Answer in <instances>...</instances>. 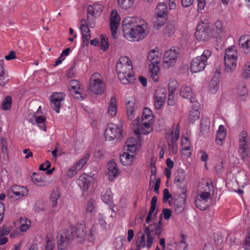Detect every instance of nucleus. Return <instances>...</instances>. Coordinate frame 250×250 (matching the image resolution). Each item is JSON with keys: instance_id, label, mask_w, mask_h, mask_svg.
Returning a JSON list of instances; mask_svg holds the SVG:
<instances>
[{"instance_id": "nucleus-47", "label": "nucleus", "mask_w": 250, "mask_h": 250, "mask_svg": "<svg viewBox=\"0 0 250 250\" xmlns=\"http://www.w3.org/2000/svg\"><path fill=\"white\" fill-rule=\"evenodd\" d=\"M118 4L123 9H128L133 6L134 0H117Z\"/></svg>"}, {"instance_id": "nucleus-58", "label": "nucleus", "mask_w": 250, "mask_h": 250, "mask_svg": "<svg viewBox=\"0 0 250 250\" xmlns=\"http://www.w3.org/2000/svg\"><path fill=\"white\" fill-rule=\"evenodd\" d=\"M175 31V25L172 23L167 24L164 29V33L168 35H170L174 33Z\"/></svg>"}, {"instance_id": "nucleus-52", "label": "nucleus", "mask_w": 250, "mask_h": 250, "mask_svg": "<svg viewBox=\"0 0 250 250\" xmlns=\"http://www.w3.org/2000/svg\"><path fill=\"white\" fill-rule=\"evenodd\" d=\"M31 179L33 183L36 185L38 186H44V181L40 175L34 173Z\"/></svg>"}, {"instance_id": "nucleus-38", "label": "nucleus", "mask_w": 250, "mask_h": 250, "mask_svg": "<svg viewBox=\"0 0 250 250\" xmlns=\"http://www.w3.org/2000/svg\"><path fill=\"white\" fill-rule=\"evenodd\" d=\"M107 112L109 116L114 117L117 113V101L115 97L111 98L108 106Z\"/></svg>"}, {"instance_id": "nucleus-11", "label": "nucleus", "mask_w": 250, "mask_h": 250, "mask_svg": "<svg viewBox=\"0 0 250 250\" xmlns=\"http://www.w3.org/2000/svg\"><path fill=\"white\" fill-rule=\"evenodd\" d=\"M140 123L139 118H136L133 122L134 128V133L139 135L140 134L147 135L153 130L152 124L150 123L142 122Z\"/></svg>"}, {"instance_id": "nucleus-45", "label": "nucleus", "mask_w": 250, "mask_h": 250, "mask_svg": "<svg viewBox=\"0 0 250 250\" xmlns=\"http://www.w3.org/2000/svg\"><path fill=\"white\" fill-rule=\"evenodd\" d=\"M156 21L154 22V26L156 29L161 28L167 21V16H156Z\"/></svg>"}, {"instance_id": "nucleus-8", "label": "nucleus", "mask_w": 250, "mask_h": 250, "mask_svg": "<svg viewBox=\"0 0 250 250\" xmlns=\"http://www.w3.org/2000/svg\"><path fill=\"white\" fill-rule=\"evenodd\" d=\"M73 237L72 232L67 229L59 231L57 235V242L58 249L64 250L70 245Z\"/></svg>"}, {"instance_id": "nucleus-53", "label": "nucleus", "mask_w": 250, "mask_h": 250, "mask_svg": "<svg viewBox=\"0 0 250 250\" xmlns=\"http://www.w3.org/2000/svg\"><path fill=\"white\" fill-rule=\"evenodd\" d=\"M12 104V99L10 96H7L2 102L1 108L2 110H9Z\"/></svg>"}, {"instance_id": "nucleus-18", "label": "nucleus", "mask_w": 250, "mask_h": 250, "mask_svg": "<svg viewBox=\"0 0 250 250\" xmlns=\"http://www.w3.org/2000/svg\"><path fill=\"white\" fill-rule=\"evenodd\" d=\"M140 141L136 140L133 137L129 138L125 142L124 147V151L136 154L137 150L140 148Z\"/></svg>"}, {"instance_id": "nucleus-60", "label": "nucleus", "mask_w": 250, "mask_h": 250, "mask_svg": "<svg viewBox=\"0 0 250 250\" xmlns=\"http://www.w3.org/2000/svg\"><path fill=\"white\" fill-rule=\"evenodd\" d=\"M54 247V241L53 239H50V238L48 236H47L45 250H53Z\"/></svg>"}, {"instance_id": "nucleus-34", "label": "nucleus", "mask_w": 250, "mask_h": 250, "mask_svg": "<svg viewBox=\"0 0 250 250\" xmlns=\"http://www.w3.org/2000/svg\"><path fill=\"white\" fill-rule=\"evenodd\" d=\"M212 33L213 37H216L225 32L223 22L221 21H217L212 26Z\"/></svg>"}, {"instance_id": "nucleus-27", "label": "nucleus", "mask_w": 250, "mask_h": 250, "mask_svg": "<svg viewBox=\"0 0 250 250\" xmlns=\"http://www.w3.org/2000/svg\"><path fill=\"white\" fill-rule=\"evenodd\" d=\"M220 78V71L216 70L208 86V92L210 94H215L218 91L219 87Z\"/></svg>"}, {"instance_id": "nucleus-3", "label": "nucleus", "mask_w": 250, "mask_h": 250, "mask_svg": "<svg viewBox=\"0 0 250 250\" xmlns=\"http://www.w3.org/2000/svg\"><path fill=\"white\" fill-rule=\"evenodd\" d=\"M116 71L119 80L124 84H127L133 77V67L129 58L122 56L117 61Z\"/></svg>"}, {"instance_id": "nucleus-51", "label": "nucleus", "mask_w": 250, "mask_h": 250, "mask_svg": "<svg viewBox=\"0 0 250 250\" xmlns=\"http://www.w3.org/2000/svg\"><path fill=\"white\" fill-rule=\"evenodd\" d=\"M35 120L36 124L40 129L43 131L46 130V126L45 125V118L42 116H35Z\"/></svg>"}, {"instance_id": "nucleus-37", "label": "nucleus", "mask_w": 250, "mask_h": 250, "mask_svg": "<svg viewBox=\"0 0 250 250\" xmlns=\"http://www.w3.org/2000/svg\"><path fill=\"white\" fill-rule=\"evenodd\" d=\"M153 119L154 116L152 110L148 107L144 108L142 114V122L150 123L152 124Z\"/></svg>"}, {"instance_id": "nucleus-55", "label": "nucleus", "mask_w": 250, "mask_h": 250, "mask_svg": "<svg viewBox=\"0 0 250 250\" xmlns=\"http://www.w3.org/2000/svg\"><path fill=\"white\" fill-rule=\"evenodd\" d=\"M201 131L207 132L209 129V121L208 119H202L201 122Z\"/></svg>"}, {"instance_id": "nucleus-29", "label": "nucleus", "mask_w": 250, "mask_h": 250, "mask_svg": "<svg viewBox=\"0 0 250 250\" xmlns=\"http://www.w3.org/2000/svg\"><path fill=\"white\" fill-rule=\"evenodd\" d=\"M192 104L193 105L189 108L188 114V120L192 123L198 120L200 117L199 104L197 102Z\"/></svg>"}, {"instance_id": "nucleus-17", "label": "nucleus", "mask_w": 250, "mask_h": 250, "mask_svg": "<svg viewBox=\"0 0 250 250\" xmlns=\"http://www.w3.org/2000/svg\"><path fill=\"white\" fill-rule=\"evenodd\" d=\"M120 174V170L115 161L112 160L107 165V168L105 171V175L108 179L113 181L115 178Z\"/></svg>"}, {"instance_id": "nucleus-61", "label": "nucleus", "mask_w": 250, "mask_h": 250, "mask_svg": "<svg viewBox=\"0 0 250 250\" xmlns=\"http://www.w3.org/2000/svg\"><path fill=\"white\" fill-rule=\"evenodd\" d=\"M178 139V138L175 137L173 133L168 134L167 136V140L169 146L172 145V144L175 143Z\"/></svg>"}, {"instance_id": "nucleus-20", "label": "nucleus", "mask_w": 250, "mask_h": 250, "mask_svg": "<svg viewBox=\"0 0 250 250\" xmlns=\"http://www.w3.org/2000/svg\"><path fill=\"white\" fill-rule=\"evenodd\" d=\"M178 57V53L175 49H170L165 52L164 63L165 67H169L175 63Z\"/></svg>"}, {"instance_id": "nucleus-35", "label": "nucleus", "mask_w": 250, "mask_h": 250, "mask_svg": "<svg viewBox=\"0 0 250 250\" xmlns=\"http://www.w3.org/2000/svg\"><path fill=\"white\" fill-rule=\"evenodd\" d=\"M226 130L223 125H220L217 132L216 143L218 145H222L226 136Z\"/></svg>"}, {"instance_id": "nucleus-22", "label": "nucleus", "mask_w": 250, "mask_h": 250, "mask_svg": "<svg viewBox=\"0 0 250 250\" xmlns=\"http://www.w3.org/2000/svg\"><path fill=\"white\" fill-rule=\"evenodd\" d=\"M187 174L185 171L179 169L177 171L176 175L174 179V183L179 188L182 189L184 192H186L185 187L187 182L186 180Z\"/></svg>"}, {"instance_id": "nucleus-14", "label": "nucleus", "mask_w": 250, "mask_h": 250, "mask_svg": "<svg viewBox=\"0 0 250 250\" xmlns=\"http://www.w3.org/2000/svg\"><path fill=\"white\" fill-rule=\"evenodd\" d=\"M94 181V179L93 176L84 173L77 179V183L83 191H87Z\"/></svg>"}, {"instance_id": "nucleus-19", "label": "nucleus", "mask_w": 250, "mask_h": 250, "mask_svg": "<svg viewBox=\"0 0 250 250\" xmlns=\"http://www.w3.org/2000/svg\"><path fill=\"white\" fill-rule=\"evenodd\" d=\"M64 97L65 95L62 92H54L51 96V106L57 113L60 112L61 102Z\"/></svg>"}, {"instance_id": "nucleus-46", "label": "nucleus", "mask_w": 250, "mask_h": 250, "mask_svg": "<svg viewBox=\"0 0 250 250\" xmlns=\"http://www.w3.org/2000/svg\"><path fill=\"white\" fill-rule=\"evenodd\" d=\"M167 95V89L163 87L158 86L155 90L154 98H162L166 99Z\"/></svg>"}, {"instance_id": "nucleus-25", "label": "nucleus", "mask_w": 250, "mask_h": 250, "mask_svg": "<svg viewBox=\"0 0 250 250\" xmlns=\"http://www.w3.org/2000/svg\"><path fill=\"white\" fill-rule=\"evenodd\" d=\"M69 90L71 94L76 99L83 100L84 96L81 92L80 83L76 80H73L70 83Z\"/></svg>"}, {"instance_id": "nucleus-32", "label": "nucleus", "mask_w": 250, "mask_h": 250, "mask_svg": "<svg viewBox=\"0 0 250 250\" xmlns=\"http://www.w3.org/2000/svg\"><path fill=\"white\" fill-rule=\"evenodd\" d=\"M126 109L128 119L129 120H133L135 115V103L133 99L126 103Z\"/></svg>"}, {"instance_id": "nucleus-39", "label": "nucleus", "mask_w": 250, "mask_h": 250, "mask_svg": "<svg viewBox=\"0 0 250 250\" xmlns=\"http://www.w3.org/2000/svg\"><path fill=\"white\" fill-rule=\"evenodd\" d=\"M10 231V227H2L0 229V245H2L7 242L8 238L5 236L9 234Z\"/></svg>"}, {"instance_id": "nucleus-57", "label": "nucleus", "mask_w": 250, "mask_h": 250, "mask_svg": "<svg viewBox=\"0 0 250 250\" xmlns=\"http://www.w3.org/2000/svg\"><path fill=\"white\" fill-rule=\"evenodd\" d=\"M51 200L52 203L53 208H55L57 206L58 203V200L60 198V194L58 191H53L51 195Z\"/></svg>"}, {"instance_id": "nucleus-42", "label": "nucleus", "mask_w": 250, "mask_h": 250, "mask_svg": "<svg viewBox=\"0 0 250 250\" xmlns=\"http://www.w3.org/2000/svg\"><path fill=\"white\" fill-rule=\"evenodd\" d=\"M89 159V154L86 153L79 161L76 162L74 165L76 167L77 170H81L86 165Z\"/></svg>"}, {"instance_id": "nucleus-56", "label": "nucleus", "mask_w": 250, "mask_h": 250, "mask_svg": "<svg viewBox=\"0 0 250 250\" xmlns=\"http://www.w3.org/2000/svg\"><path fill=\"white\" fill-rule=\"evenodd\" d=\"M96 218L98 221L100 226L104 229H105L106 226V222L105 221V217L104 214L98 212L97 215L95 216Z\"/></svg>"}, {"instance_id": "nucleus-9", "label": "nucleus", "mask_w": 250, "mask_h": 250, "mask_svg": "<svg viewBox=\"0 0 250 250\" xmlns=\"http://www.w3.org/2000/svg\"><path fill=\"white\" fill-rule=\"evenodd\" d=\"M122 126L113 123L108 124L105 131V138L106 141L120 139L123 137Z\"/></svg>"}, {"instance_id": "nucleus-50", "label": "nucleus", "mask_w": 250, "mask_h": 250, "mask_svg": "<svg viewBox=\"0 0 250 250\" xmlns=\"http://www.w3.org/2000/svg\"><path fill=\"white\" fill-rule=\"evenodd\" d=\"M181 143L183 154H184V151H188L190 149L191 146L188 137L183 136L181 139Z\"/></svg>"}, {"instance_id": "nucleus-16", "label": "nucleus", "mask_w": 250, "mask_h": 250, "mask_svg": "<svg viewBox=\"0 0 250 250\" xmlns=\"http://www.w3.org/2000/svg\"><path fill=\"white\" fill-rule=\"evenodd\" d=\"M120 21V17L116 9L112 10L110 17V30L112 36L116 38L117 29Z\"/></svg>"}, {"instance_id": "nucleus-10", "label": "nucleus", "mask_w": 250, "mask_h": 250, "mask_svg": "<svg viewBox=\"0 0 250 250\" xmlns=\"http://www.w3.org/2000/svg\"><path fill=\"white\" fill-rule=\"evenodd\" d=\"M103 8V5L99 3H94L88 6L87 21L90 26L93 27L96 17L100 15Z\"/></svg>"}, {"instance_id": "nucleus-36", "label": "nucleus", "mask_w": 250, "mask_h": 250, "mask_svg": "<svg viewBox=\"0 0 250 250\" xmlns=\"http://www.w3.org/2000/svg\"><path fill=\"white\" fill-rule=\"evenodd\" d=\"M159 73L160 68L158 65H149V75L153 82L159 81Z\"/></svg>"}, {"instance_id": "nucleus-4", "label": "nucleus", "mask_w": 250, "mask_h": 250, "mask_svg": "<svg viewBox=\"0 0 250 250\" xmlns=\"http://www.w3.org/2000/svg\"><path fill=\"white\" fill-rule=\"evenodd\" d=\"M200 187L203 191H199L195 199V203L197 208L201 210H205L208 207V201L210 198L211 194L214 191L212 181L209 178L206 179Z\"/></svg>"}, {"instance_id": "nucleus-13", "label": "nucleus", "mask_w": 250, "mask_h": 250, "mask_svg": "<svg viewBox=\"0 0 250 250\" xmlns=\"http://www.w3.org/2000/svg\"><path fill=\"white\" fill-rule=\"evenodd\" d=\"M195 37L199 41L205 42L213 36L209 28L203 25H199L195 33Z\"/></svg>"}, {"instance_id": "nucleus-41", "label": "nucleus", "mask_w": 250, "mask_h": 250, "mask_svg": "<svg viewBox=\"0 0 250 250\" xmlns=\"http://www.w3.org/2000/svg\"><path fill=\"white\" fill-rule=\"evenodd\" d=\"M19 222L20 229L21 232L26 231L31 226L30 221L25 217H21Z\"/></svg>"}, {"instance_id": "nucleus-15", "label": "nucleus", "mask_w": 250, "mask_h": 250, "mask_svg": "<svg viewBox=\"0 0 250 250\" xmlns=\"http://www.w3.org/2000/svg\"><path fill=\"white\" fill-rule=\"evenodd\" d=\"M28 193V190L26 187L14 185L8 190V195L11 198L18 199L27 195Z\"/></svg>"}, {"instance_id": "nucleus-59", "label": "nucleus", "mask_w": 250, "mask_h": 250, "mask_svg": "<svg viewBox=\"0 0 250 250\" xmlns=\"http://www.w3.org/2000/svg\"><path fill=\"white\" fill-rule=\"evenodd\" d=\"M151 168V176L150 180V185L152 184V181H155L156 179V168L155 166V164L152 161L150 164Z\"/></svg>"}, {"instance_id": "nucleus-26", "label": "nucleus", "mask_w": 250, "mask_h": 250, "mask_svg": "<svg viewBox=\"0 0 250 250\" xmlns=\"http://www.w3.org/2000/svg\"><path fill=\"white\" fill-rule=\"evenodd\" d=\"M80 30L82 35L83 44V46H87L88 44L89 41L91 38L90 30L86 24L85 20L81 21V25L80 26Z\"/></svg>"}, {"instance_id": "nucleus-43", "label": "nucleus", "mask_w": 250, "mask_h": 250, "mask_svg": "<svg viewBox=\"0 0 250 250\" xmlns=\"http://www.w3.org/2000/svg\"><path fill=\"white\" fill-rule=\"evenodd\" d=\"M248 89L246 85H240L238 87L237 94L240 100H245L248 93Z\"/></svg>"}, {"instance_id": "nucleus-62", "label": "nucleus", "mask_w": 250, "mask_h": 250, "mask_svg": "<svg viewBox=\"0 0 250 250\" xmlns=\"http://www.w3.org/2000/svg\"><path fill=\"white\" fill-rule=\"evenodd\" d=\"M8 74L7 72L0 73V84L1 85H5L8 82Z\"/></svg>"}, {"instance_id": "nucleus-23", "label": "nucleus", "mask_w": 250, "mask_h": 250, "mask_svg": "<svg viewBox=\"0 0 250 250\" xmlns=\"http://www.w3.org/2000/svg\"><path fill=\"white\" fill-rule=\"evenodd\" d=\"M74 236L78 243H83L87 238V231L84 225H80L76 227L74 231Z\"/></svg>"}, {"instance_id": "nucleus-63", "label": "nucleus", "mask_w": 250, "mask_h": 250, "mask_svg": "<svg viewBox=\"0 0 250 250\" xmlns=\"http://www.w3.org/2000/svg\"><path fill=\"white\" fill-rule=\"evenodd\" d=\"M243 76L245 78L250 77V62H248L245 64V67L243 72Z\"/></svg>"}, {"instance_id": "nucleus-28", "label": "nucleus", "mask_w": 250, "mask_h": 250, "mask_svg": "<svg viewBox=\"0 0 250 250\" xmlns=\"http://www.w3.org/2000/svg\"><path fill=\"white\" fill-rule=\"evenodd\" d=\"M136 154L125 151L120 155V160L121 164L125 166H131L136 158Z\"/></svg>"}, {"instance_id": "nucleus-2", "label": "nucleus", "mask_w": 250, "mask_h": 250, "mask_svg": "<svg viewBox=\"0 0 250 250\" xmlns=\"http://www.w3.org/2000/svg\"><path fill=\"white\" fill-rule=\"evenodd\" d=\"M161 220L162 218L161 217L157 223H154L145 228V232L146 236V240H145V234H141V236L138 237L136 243V250H141L145 248L149 250L151 248L154 242V238L152 236L151 233H154L158 237L162 236L163 229Z\"/></svg>"}, {"instance_id": "nucleus-54", "label": "nucleus", "mask_w": 250, "mask_h": 250, "mask_svg": "<svg viewBox=\"0 0 250 250\" xmlns=\"http://www.w3.org/2000/svg\"><path fill=\"white\" fill-rule=\"evenodd\" d=\"M166 99L162 98H154V106L156 109H160L164 104Z\"/></svg>"}, {"instance_id": "nucleus-44", "label": "nucleus", "mask_w": 250, "mask_h": 250, "mask_svg": "<svg viewBox=\"0 0 250 250\" xmlns=\"http://www.w3.org/2000/svg\"><path fill=\"white\" fill-rule=\"evenodd\" d=\"M108 39L106 35L102 34L100 36V46L101 49L104 51L107 50L109 47Z\"/></svg>"}, {"instance_id": "nucleus-5", "label": "nucleus", "mask_w": 250, "mask_h": 250, "mask_svg": "<svg viewBox=\"0 0 250 250\" xmlns=\"http://www.w3.org/2000/svg\"><path fill=\"white\" fill-rule=\"evenodd\" d=\"M105 84L102 76L99 73H93L90 77L88 91L92 95H101L104 92Z\"/></svg>"}, {"instance_id": "nucleus-30", "label": "nucleus", "mask_w": 250, "mask_h": 250, "mask_svg": "<svg viewBox=\"0 0 250 250\" xmlns=\"http://www.w3.org/2000/svg\"><path fill=\"white\" fill-rule=\"evenodd\" d=\"M97 206L96 201L93 199L89 200L87 203L85 209V214L87 217H95L98 213L96 210Z\"/></svg>"}, {"instance_id": "nucleus-48", "label": "nucleus", "mask_w": 250, "mask_h": 250, "mask_svg": "<svg viewBox=\"0 0 250 250\" xmlns=\"http://www.w3.org/2000/svg\"><path fill=\"white\" fill-rule=\"evenodd\" d=\"M98 234L97 226L93 225L90 229L89 234L87 235V240L89 242H93L95 237Z\"/></svg>"}, {"instance_id": "nucleus-40", "label": "nucleus", "mask_w": 250, "mask_h": 250, "mask_svg": "<svg viewBox=\"0 0 250 250\" xmlns=\"http://www.w3.org/2000/svg\"><path fill=\"white\" fill-rule=\"evenodd\" d=\"M167 6L164 2H160L158 4L155 9L156 16H167Z\"/></svg>"}, {"instance_id": "nucleus-49", "label": "nucleus", "mask_w": 250, "mask_h": 250, "mask_svg": "<svg viewBox=\"0 0 250 250\" xmlns=\"http://www.w3.org/2000/svg\"><path fill=\"white\" fill-rule=\"evenodd\" d=\"M111 193L110 190H106L102 193L101 199L104 203L109 204L112 202V197Z\"/></svg>"}, {"instance_id": "nucleus-24", "label": "nucleus", "mask_w": 250, "mask_h": 250, "mask_svg": "<svg viewBox=\"0 0 250 250\" xmlns=\"http://www.w3.org/2000/svg\"><path fill=\"white\" fill-rule=\"evenodd\" d=\"M161 58L162 54L157 47L150 49L147 56L148 61L151 62L150 65H158L161 62Z\"/></svg>"}, {"instance_id": "nucleus-21", "label": "nucleus", "mask_w": 250, "mask_h": 250, "mask_svg": "<svg viewBox=\"0 0 250 250\" xmlns=\"http://www.w3.org/2000/svg\"><path fill=\"white\" fill-rule=\"evenodd\" d=\"M179 94L183 98L188 99L191 103L197 102L192 89L186 84H183L180 87Z\"/></svg>"}, {"instance_id": "nucleus-7", "label": "nucleus", "mask_w": 250, "mask_h": 250, "mask_svg": "<svg viewBox=\"0 0 250 250\" xmlns=\"http://www.w3.org/2000/svg\"><path fill=\"white\" fill-rule=\"evenodd\" d=\"M225 71L227 73L233 71L236 66L237 52L234 46L226 49L224 56Z\"/></svg>"}, {"instance_id": "nucleus-31", "label": "nucleus", "mask_w": 250, "mask_h": 250, "mask_svg": "<svg viewBox=\"0 0 250 250\" xmlns=\"http://www.w3.org/2000/svg\"><path fill=\"white\" fill-rule=\"evenodd\" d=\"M239 44L246 54H250V37L243 35L239 40Z\"/></svg>"}, {"instance_id": "nucleus-12", "label": "nucleus", "mask_w": 250, "mask_h": 250, "mask_svg": "<svg viewBox=\"0 0 250 250\" xmlns=\"http://www.w3.org/2000/svg\"><path fill=\"white\" fill-rule=\"evenodd\" d=\"M248 140L247 132L242 131L239 135L238 152L243 159H245L248 154Z\"/></svg>"}, {"instance_id": "nucleus-64", "label": "nucleus", "mask_w": 250, "mask_h": 250, "mask_svg": "<svg viewBox=\"0 0 250 250\" xmlns=\"http://www.w3.org/2000/svg\"><path fill=\"white\" fill-rule=\"evenodd\" d=\"M244 248L245 250H250V232L244 242Z\"/></svg>"}, {"instance_id": "nucleus-6", "label": "nucleus", "mask_w": 250, "mask_h": 250, "mask_svg": "<svg viewBox=\"0 0 250 250\" xmlns=\"http://www.w3.org/2000/svg\"><path fill=\"white\" fill-rule=\"evenodd\" d=\"M212 52L209 49L204 50L201 56L194 58L191 62L190 70L196 73L203 71L206 67L208 60L211 56Z\"/></svg>"}, {"instance_id": "nucleus-1", "label": "nucleus", "mask_w": 250, "mask_h": 250, "mask_svg": "<svg viewBox=\"0 0 250 250\" xmlns=\"http://www.w3.org/2000/svg\"><path fill=\"white\" fill-rule=\"evenodd\" d=\"M149 31L147 22L141 18L127 17L123 21V35L130 42H138L145 39Z\"/></svg>"}, {"instance_id": "nucleus-33", "label": "nucleus", "mask_w": 250, "mask_h": 250, "mask_svg": "<svg viewBox=\"0 0 250 250\" xmlns=\"http://www.w3.org/2000/svg\"><path fill=\"white\" fill-rule=\"evenodd\" d=\"M176 82L175 80H172L170 81L168 83V98L167 104L169 105H173L174 104V101L173 98L174 97V93L176 89Z\"/></svg>"}]
</instances>
